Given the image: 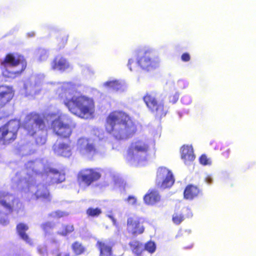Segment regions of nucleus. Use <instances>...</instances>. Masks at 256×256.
Masks as SVG:
<instances>
[{
	"label": "nucleus",
	"instance_id": "39",
	"mask_svg": "<svg viewBox=\"0 0 256 256\" xmlns=\"http://www.w3.org/2000/svg\"><path fill=\"white\" fill-rule=\"evenodd\" d=\"M54 217L56 218H60L65 216V214L64 212L57 210L53 212Z\"/></svg>",
	"mask_w": 256,
	"mask_h": 256
},
{
	"label": "nucleus",
	"instance_id": "20",
	"mask_svg": "<svg viewBox=\"0 0 256 256\" xmlns=\"http://www.w3.org/2000/svg\"><path fill=\"white\" fill-rule=\"evenodd\" d=\"M201 194L200 189L193 184L188 185L184 192V197L186 200H192Z\"/></svg>",
	"mask_w": 256,
	"mask_h": 256
},
{
	"label": "nucleus",
	"instance_id": "24",
	"mask_svg": "<svg viewBox=\"0 0 256 256\" xmlns=\"http://www.w3.org/2000/svg\"><path fill=\"white\" fill-rule=\"evenodd\" d=\"M132 252L136 256H142L144 251L143 244L137 240L131 241L128 244Z\"/></svg>",
	"mask_w": 256,
	"mask_h": 256
},
{
	"label": "nucleus",
	"instance_id": "19",
	"mask_svg": "<svg viewBox=\"0 0 256 256\" xmlns=\"http://www.w3.org/2000/svg\"><path fill=\"white\" fill-rule=\"evenodd\" d=\"M96 246L100 251V256H111L112 254V246L111 242L106 241H98Z\"/></svg>",
	"mask_w": 256,
	"mask_h": 256
},
{
	"label": "nucleus",
	"instance_id": "25",
	"mask_svg": "<svg viewBox=\"0 0 256 256\" xmlns=\"http://www.w3.org/2000/svg\"><path fill=\"white\" fill-rule=\"evenodd\" d=\"M104 86L114 92L124 90L123 84L117 80L106 82L104 84Z\"/></svg>",
	"mask_w": 256,
	"mask_h": 256
},
{
	"label": "nucleus",
	"instance_id": "2",
	"mask_svg": "<svg viewBox=\"0 0 256 256\" xmlns=\"http://www.w3.org/2000/svg\"><path fill=\"white\" fill-rule=\"evenodd\" d=\"M105 129L107 132L118 140L127 138L134 134L136 127L130 117L125 112L114 110L108 116Z\"/></svg>",
	"mask_w": 256,
	"mask_h": 256
},
{
	"label": "nucleus",
	"instance_id": "36",
	"mask_svg": "<svg viewBox=\"0 0 256 256\" xmlns=\"http://www.w3.org/2000/svg\"><path fill=\"white\" fill-rule=\"evenodd\" d=\"M200 162L201 164H202V165H204V166L207 165V164H210V162H209V160L207 156L204 154L202 155L200 158Z\"/></svg>",
	"mask_w": 256,
	"mask_h": 256
},
{
	"label": "nucleus",
	"instance_id": "29",
	"mask_svg": "<svg viewBox=\"0 0 256 256\" xmlns=\"http://www.w3.org/2000/svg\"><path fill=\"white\" fill-rule=\"evenodd\" d=\"M184 218V214L180 212H175L172 216V220L176 224H180Z\"/></svg>",
	"mask_w": 256,
	"mask_h": 256
},
{
	"label": "nucleus",
	"instance_id": "26",
	"mask_svg": "<svg viewBox=\"0 0 256 256\" xmlns=\"http://www.w3.org/2000/svg\"><path fill=\"white\" fill-rule=\"evenodd\" d=\"M215 150H220L222 151L221 156L222 158L227 159L229 158L230 150L226 144L218 143L215 148Z\"/></svg>",
	"mask_w": 256,
	"mask_h": 256
},
{
	"label": "nucleus",
	"instance_id": "3",
	"mask_svg": "<svg viewBox=\"0 0 256 256\" xmlns=\"http://www.w3.org/2000/svg\"><path fill=\"white\" fill-rule=\"evenodd\" d=\"M46 127L44 116L35 112L26 114L22 124V128L26 134L30 136H34L36 142L40 145L44 144L46 138L44 136H37L38 134L40 132H43Z\"/></svg>",
	"mask_w": 256,
	"mask_h": 256
},
{
	"label": "nucleus",
	"instance_id": "23",
	"mask_svg": "<svg viewBox=\"0 0 256 256\" xmlns=\"http://www.w3.org/2000/svg\"><path fill=\"white\" fill-rule=\"evenodd\" d=\"M28 229V226L22 222L19 223L16 226V232L20 238L26 242L30 243V240L28 236L26 233V232Z\"/></svg>",
	"mask_w": 256,
	"mask_h": 256
},
{
	"label": "nucleus",
	"instance_id": "35",
	"mask_svg": "<svg viewBox=\"0 0 256 256\" xmlns=\"http://www.w3.org/2000/svg\"><path fill=\"white\" fill-rule=\"evenodd\" d=\"M179 98V94L178 92L172 93L168 96L169 102L174 104H176Z\"/></svg>",
	"mask_w": 256,
	"mask_h": 256
},
{
	"label": "nucleus",
	"instance_id": "42",
	"mask_svg": "<svg viewBox=\"0 0 256 256\" xmlns=\"http://www.w3.org/2000/svg\"><path fill=\"white\" fill-rule=\"evenodd\" d=\"M56 256H70V254L69 252H59L56 254Z\"/></svg>",
	"mask_w": 256,
	"mask_h": 256
},
{
	"label": "nucleus",
	"instance_id": "22",
	"mask_svg": "<svg viewBox=\"0 0 256 256\" xmlns=\"http://www.w3.org/2000/svg\"><path fill=\"white\" fill-rule=\"evenodd\" d=\"M181 158L187 164L195 159L194 150L192 146H183L181 148Z\"/></svg>",
	"mask_w": 256,
	"mask_h": 256
},
{
	"label": "nucleus",
	"instance_id": "10",
	"mask_svg": "<svg viewBox=\"0 0 256 256\" xmlns=\"http://www.w3.org/2000/svg\"><path fill=\"white\" fill-rule=\"evenodd\" d=\"M137 64L143 70L149 71L158 66L159 60L151 50L140 52L138 54Z\"/></svg>",
	"mask_w": 256,
	"mask_h": 256
},
{
	"label": "nucleus",
	"instance_id": "17",
	"mask_svg": "<svg viewBox=\"0 0 256 256\" xmlns=\"http://www.w3.org/2000/svg\"><path fill=\"white\" fill-rule=\"evenodd\" d=\"M161 196L158 190L150 189L144 197V202L148 205L153 206L160 202Z\"/></svg>",
	"mask_w": 256,
	"mask_h": 256
},
{
	"label": "nucleus",
	"instance_id": "38",
	"mask_svg": "<svg viewBox=\"0 0 256 256\" xmlns=\"http://www.w3.org/2000/svg\"><path fill=\"white\" fill-rule=\"evenodd\" d=\"M181 60L184 62H188L190 60V56L188 52H184L182 55Z\"/></svg>",
	"mask_w": 256,
	"mask_h": 256
},
{
	"label": "nucleus",
	"instance_id": "14",
	"mask_svg": "<svg viewBox=\"0 0 256 256\" xmlns=\"http://www.w3.org/2000/svg\"><path fill=\"white\" fill-rule=\"evenodd\" d=\"M14 91L12 88L7 86H0V109L4 108L12 99Z\"/></svg>",
	"mask_w": 256,
	"mask_h": 256
},
{
	"label": "nucleus",
	"instance_id": "40",
	"mask_svg": "<svg viewBox=\"0 0 256 256\" xmlns=\"http://www.w3.org/2000/svg\"><path fill=\"white\" fill-rule=\"evenodd\" d=\"M47 52L45 50H42L40 52V58L41 60H44L45 58H47Z\"/></svg>",
	"mask_w": 256,
	"mask_h": 256
},
{
	"label": "nucleus",
	"instance_id": "18",
	"mask_svg": "<svg viewBox=\"0 0 256 256\" xmlns=\"http://www.w3.org/2000/svg\"><path fill=\"white\" fill-rule=\"evenodd\" d=\"M36 200L50 202L51 200V196L48 187L44 184L37 186L36 190L34 194Z\"/></svg>",
	"mask_w": 256,
	"mask_h": 256
},
{
	"label": "nucleus",
	"instance_id": "1",
	"mask_svg": "<svg viewBox=\"0 0 256 256\" xmlns=\"http://www.w3.org/2000/svg\"><path fill=\"white\" fill-rule=\"evenodd\" d=\"M59 94L60 100L72 114L82 118H90L95 112V102L90 97L80 95L68 98V96L76 91V85L71 82L64 84Z\"/></svg>",
	"mask_w": 256,
	"mask_h": 256
},
{
	"label": "nucleus",
	"instance_id": "8",
	"mask_svg": "<svg viewBox=\"0 0 256 256\" xmlns=\"http://www.w3.org/2000/svg\"><path fill=\"white\" fill-rule=\"evenodd\" d=\"M101 176L100 172L96 168H85L78 172L76 181L79 186L88 188L98 180Z\"/></svg>",
	"mask_w": 256,
	"mask_h": 256
},
{
	"label": "nucleus",
	"instance_id": "33",
	"mask_svg": "<svg viewBox=\"0 0 256 256\" xmlns=\"http://www.w3.org/2000/svg\"><path fill=\"white\" fill-rule=\"evenodd\" d=\"M54 224L50 222H46L41 224V228L46 232H50L54 228Z\"/></svg>",
	"mask_w": 256,
	"mask_h": 256
},
{
	"label": "nucleus",
	"instance_id": "12",
	"mask_svg": "<svg viewBox=\"0 0 256 256\" xmlns=\"http://www.w3.org/2000/svg\"><path fill=\"white\" fill-rule=\"evenodd\" d=\"M15 198L10 193L0 192V216H8L14 210Z\"/></svg>",
	"mask_w": 256,
	"mask_h": 256
},
{
	"label": "nucleus",
	"instance_id": "5",
	"mask_svg": "<svg viewBox=\"0 0 256 256\" xmlns=\"http://www.w3.org/2000/svg\"><path fill=\"white\" fill-rule=\"evenodd\" d=\"M18 65L21 66L20 70L10 72L6 70L3 72L4 76L12 78L20 75L26 68L27 63L24 57L21 55L9 53L6 56L0 64L2 68H6L8 66L14 67Z\"/></svg>",
	"mask_w": 256,
	"mask_h": 256
},
{
	"label": "nucleus",
	"instance_id": "32",
	"mask_svg": "<svg viewBox=\"0 0 256 256\" xmlns=\"http://www.w3.org/2000/svg\"><path fill=\"white\" fill-rule=\"evenodd\" d=\"M62 230L58 232L60 235L66 236L74 231V228L72 224H64L62 226Z\"/></svg>",
	"mask_w": 256,
	"mask_h": 256
},
{
	"label": "nucleus",
	"instance_id": "37",
	"mask_svg": "<svg viewBox=\"0 0 256 256\" xmlns=\"http://www.w3.org/2000/svg\"><path fill=\"white\" fill-rule=\"evenodd\" d=\"M128 202L132 205H134L136 204V198L134 196H128L126 199Z\"/></svg>",
	"mask_w": 256,
	"mask_h": 256
},
{
	"label": "nucleus",
	"instance_id": "43",
	"mask_svg": "<svg viewBox=\"0 0 256 256\" xmlns=\"http://www.w3.org/2000/svg\"><path fill=\"white\" fill-rule=\"evenodd\" d=\"M8 222V221L7 220H2V219L0 220V224H7Z\"/></svg>",
	"mask_w": 256,
	"mask_h": 256
},
{
	"label": "nucleus",
	"instance_id": "4",
	"mask_svg": "<svg viewBox=\"0 0 256 256\" xmlns=\"http://www.w3.org/2000/svg\"><path fill=\"white\" fill-rule=\"evenodd\" d=\"M149 142L144 139L137 140L131 142L126 154L128 161L140 162L146 160L150 150Z\"/></svg>",
	"mask_w": 256,
	"mask_h": 256
},
{
	"label": "nucleus",
	"instance_id": "6",
	"mask_svg": "<svg viewBox=\"0 0 256 256\" xmlns=\"http://www.w3.org/2000/svg\"><path fill=\"white\" fill-rule=\"evenodd\" d=\"M20 124L16 120H11L0 126V144L8 146L17 138Z\"/></svg>",
	"mask_w": 256,
	"mask_h": 256
},
{
	"label": "nucleus",
	"instance_id": "9",
	"mask_svg": "<svg viewBox=\"0 0 256 256\" xmlns=\"http://www.w3.org/2000/svg\"><path fill=\"white\" fill-rule=\"evenodd\" d=\"M76 127L73 123H64L60 116L53 120L50 124L51 129L56 135L61 138L67 139L70 136L72 130Z\"/></svg>",
	"mask_w": 256,
	"mask_h": 256
},
{
	"label": "nucleus",
	"instance_id": "16",
	"mask_svg": "<svg viewBox=\"0 0 256 256\" xmlns=\"http://www.w3.org/2000/svg\"><path fill=\"white\" fill-rule=\"evenodd\" d=\"M51 67L54 70L64 72L68 68L70 64L66 58L60 56H57L51 62Z\"/></svg>",
	"mask_w": 256,
	"mask_h": 256
},
{
	"label": "nucleus",
	"instance_id": "27",
	"mask_svg": "<svg viewBox=\"0 0 256 256\" xmlns=\"http://www.w3.org/2000/svg\"><path fill=\"white\" fill-rule=\"evenodd\" d=\"M72 249L76 256L80 255L86 251L84 246L80 242L77 241L72 244Z\"/></svg>",
	"mask_w": 256,
	"mask_h": 256
},
{
	"label": "nucleus",
	"instance_id": "34",
	"mask_svg": "<svg viewBox=\"0 0 256 256\" xmlns=\"http://www.w3.org/2000/svg\"><path fill=\"white\" fill-rule=\"evenodd\" d=\"M144 250H146L150 253H153L155 252L156 246L154 242L148 241L144 244Z\"/></svg>",
	"mask_w": 256,
	"mask_h": 256
},
{
	"label": "nucleus",
	"instance_id": "30",
	"mask_svg": "<svg viewBox=\"0 0 256 256\" xmlns=\"http://www.w3.org/2000/svg\"><path fill=\"white\" fill-rule=\"evenodd\" d=\"M49 172L54 174L58 175V178H54V182L56 183H60L64 182L65 180V176L64 174L59 170L54 168H50Z\"/></svg>",
	"mask_w": 256,
	"mask_h": 256
},
{
	"label": "nucleus",
	"instance_id": "21",
	"mask_svg": "<svg viewBox=\"0 0 256 256\" xmlns=\"http://www.w3.org/2000/svg\"><path fill=\"white\" fill-rule=\"evenodd\" d=\"M53 150L58 154L64 157L68 158L72 155V149L70 146L64 142L54 145Z\"/></svg>",
	"mask_w": 256,
	"mask_h": 256
},
{
	"label": "nucleus",
	"instance_id": "15",
	"mask_svg": "<svg viewBox=\"0 0 256 256\" xmlns=\"http://www.w3.org/2000/svg\"><path fill=\"white\" fill-rule=\"evenodd\" d=\"M77 148L82 154H91L96 152L95 146L90 142L89 140L86 138H80L78 140Z\"/></svg>",
	"mask_w": 256,
	"mask_h": 256
},
{
	"label": "nucleus",
	"instance_id": "13",
	"mask_svg": "<svg viewBox=\"0 0 256 256\" xmlns=\"http://www.w3.org/2000/svg\"><path fill=\"white\" fill-rule=\"evenodd\" d=\"M156 180L157 186L162 188L171 187L174 182L172 172L165 167L158 168Z\"/></svg>",
	"mask_w": 256,
	"mask_h": 256
},
{
	"label": "nucleus",
	"instance_id": "28",
	"mask_svg": "<svg viewBox=\"0 0 256 256\" xmlns=\"http://www.w3.org/2000/svg\"><path fill=\"white\" fill-rule=\"evenodd\" d=\"M102 213L101 208H88L86 210V214L88 217H98Z\"/></svg>",
	"mask_w": 256,
	"mask_h": 256
},
{
	"label": "nucleus",
	"instance_id": "11",
	"mask_svg": "<svg viewBox=\"0 0 256 256\" xmlns=\"http://www.w3.org/2000/svg\"><path fill=\"white\" fill-rule=\"evenodd\" d=\"M144 220L142 218L137 216H130L126 221V231L132 236H136L142 234L145 230L144 226Z\"/></svg>",
	"mask_w": 256,
	"mask_h": 256
},
{
	"label": "nucleus",
	"instance_id": "41",
	"mask_svg": "<svg viewBox=\"0 0 256 256\" xmlns=\"http://www.w3.org/2000/svg\"><path fill=\"white\" fill-rule=\"evenodd\" d=\"M134 64V60L133 59H130L128 62V66L130 70H132V64Z\"/></svg>",
	"mask_w": 256,
	"mask_h": 256
},
{
	"label": "nucleus",
	"instance_id": "7",
	"mask_svg": "<svg viewBox=\"0 0 256 256\" xmlns=\"http://www.w3.org/2000/svg\"><path fill=\"white\" fill-rule=\"evenodd\" d=\"M142 99L148 110L155 116L162 118L166 114L168 111V109L164 106V101L158 98L156 93L154 92H146Z\"/></svg>",
	"mask_w": 256,
	"mask_h": 256
},
{
	"label": "nucleus",
	"instance_id": "31",
	"mask_svg": "<svg viewBox=\"0 0 256 256\" xmlns=\"http://www.w3.org/2000/svg\"><path fill=\"white\" fill-rule=\"evenodd\" d=\"M68 36L65 34H60L56 37L58 46L60 48L64 47L67 42Z\"/></svg>",
	"mask_w": 256,
	"mask_h": 256
}]
</instances>
